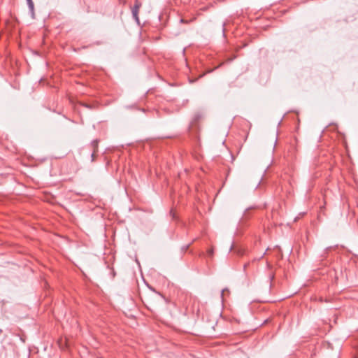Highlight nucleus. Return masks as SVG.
<instances>
[{
    "instance_id": "obj_1",
    "label": "nucleus",
    "mask_w": 358,
    "mask_h": 358,
    "mask_svg": "<svg viewBox=\"0 0 358 358\" xmlns=\"http://www.w3.org/2000/svg\"><path fill=\"white\" fill-rule=\"evenodd\" d=\"M141 7V3L138 0H136L134 6L131 8V13L133 18L135 20L138 24H140L138 13Z\"/></svg>"
},
{
    "instance_id": "obj_2",
    "label": "nucleus",
    "mask_w": 358,
    "mask_h": 358,
    "mask_svg": "<svg viewBox=\"0 0 358 358\" xmlns=\"http://www.w3.org/2000/svg\"><path fill=\"white\" fill-rule=\"evenodd\" d=\"M29 9L30 10V13L31 14L32 17H34V5L32 0H27Z\"/></svg>"
},
{
    "instance_id": "obj_3",
    "label": "nucleus",
    "mask_w": 358,
    "mask_h": 358,
    "mask_svg": "<svg viewBox=\"0 0 358 358\" xmlns=\"http://www.w3.org/2000/svg\"><path fill=\"white\" fill-rule=\"evenodd\" d=\"M98 144H99V141L98 140H94L91 145H92V147L93 148V151L94 152H97L98 150Z\"/></svg>"
},
{
    "instance_id": "obj_4",
    "label": "nucleus",
    "mask_w": 358,
    "mask_h": 358,
    "mask_svg": "<svg viewBox=\"0 0 358 358\" xmlns=\"http://www.w3.org/2000/svg\"><path fill=\"white\" fill-rule=\"evenodd\" d=\"M207 253H208L209 257H212L213 255V248L208 249V251H207Z\"/></svg>"
},
{
    "instance_id": "obj_5",
    "label": "nucleus",
    "mask_w": 358,
    "mask_h": 358,
    "mask_svg": "<svg viewBox=\"0 0 358 358\" xmlns=\"http://www.w3.org/2000/svg\"><path fill=\"white\" fill-rule=\"evenodd\" d=\"M96 152H94L93 151L92 155H91V157H92V162H94V158H95V154H96Z\"/></svg>"
},
{
    "instance_id": "obj_6",
    "label": "nucleus",
    "mask_w": 358,
    "mask_h": 358,
    "mask_svg": "<svg viewBox=\"0 0 358 358\" xmlns=\"http://www.w3.org/2000/svg\"><path fill=\"white\" fill-rule=\"evenodd\" d=\"M170 215L172 216L173 219H175V218H176V214H175V213L173 212V210H171L170 211Z\"/></svg>"
},
{
    "instance_id": "obj_7",
    "label": "nucleus",
    "mask_w": 358,
    "mask_h": 358,
    "mask_svg": "<svg viewBox=\"0 0 358 358\" xmlns=\"http://www.w3.org/2000/svg\"><path fill=\"white\" fill-rule=\"evenodd\" d=\"M222 27H223V28H222L223 34H224V32H225V23H223Z\"/></svg>"
},
{
    "instance_id": "obj_8",
    "label": "nucleus",
    "mask_w": 358,
    "mask_h": 358,
    "mask_svg": "<svg viewBox=\"0 0 358 358\" xmlns=\"http://www.w3.org/2000/svg\"><path fill=\"white\" fill-rule=\"evenodd\" d=\"M274 278V275H271L269 276V280L271 281Z\"/></svg>"
},
{
    "instance_id": "obj_9",
    "label": "nucleus",
    "mask_w": 358,
    "mask_h": 358,
    "mask_svg": "<svg viewBox=\"0 0 358 358\" xmlns=\"http://www.w3.org/2000/svg\"><path fill=\"white\" fill-rule=\"evenodd\" d=\"M225 291H227V292H228V289H223V290L222 291V295H223V294H224V292Z\"/></svg>"
},
{
    "instance_id": "obj_10",
    "label": "nucleus",
    "mask_w": 358,
    "mask_h": 358,
    "mask_svg": "<svg viewBox=\"0 0 358 358\" xmlns=\"http://www.w3.org/2000/svg\"><path fill=\"white\" fill-rule=\"evenodd\" d=\"M197 79H198V78H196V79H195V80H189V82H190V83H194V82H195Z\"/></svg>"
},
{
    "instance_id": "obj_11",
    "label": "nucleus",
    "mask_w": 358,
    "mask_h": 358,
    "mask_svg": "<svg viewBox=\"0 0 358 358\" xmlns=\"http://www.w3.org/2000/svg\"><path fill=\"white\" fill-rule=\"evenodd\" d=\"M203 76H204V74H201V75H200V76H199V78L203 77Z\"/></svg>"
},
{
    "instance_id": "obj_12",
    "label": "nucleus",
    "mask_w": 358,
    "mask_h": 358,
    "mask_svg": "<svg viewBox=\"0 0 358 358\" xmlns=\"http://www.w3.org/2000/svg\"><path fill=\"white\" fill-rule=\"evenodd\" d=\"M182 22H185V20L183 19H181Z\"/></svg>"
},
{
    "instance_id": "obj_13",
    "label": "nucleus",
    "mask_w": 358,
    "mask_h": 358,
    "mask_svg": "<svg viewBox=\"0 0 358 358\" xmlns=\"http://www.w3.org/2000/svg\"><path fill=\"white\" fill-rule=\"evenodd\" d=\"M354 358H357V357H354Z\"/></svg>"
}]
</instances>
